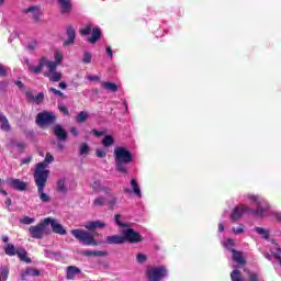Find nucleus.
<instances>
[{"instance_id":"nucleus-27","label":"nucleus","mask_w":281,"mask_h":281,"mask_svg":"<svg viewBox=\"0 0 281 281\" xmlns=\"http://www.w3.org/2000/svg\"><path fill=\"white\" fill-rule=\"evenodd\" d=\"M86 120H89V113L85 111L79 112L78 115L76 116V122L78 124L85 123Z\"/></svg>"},{"instance_id":"nucleus-47","label":"nucleus","mask_w":281,"mask_h":281,"mask_svg":"<svg viewBox=\"0 0 281 281\" xmlns=\"http://www.w3.org/2000/svg\"><path fill=\"white\" fill-rule=\"evenodd\" d=\"M234 234H243L245 232V225L240 224L239 227H233Z\"/></svg>"},{"instance_id":"nucleus-4","label":"nucleus","mask_w":281,"mask_h":281,"mask_svg":"<svg viewBox=\"0 0 281 281\" xmlns=\"http://www.w3.org/2000/svg\"><path fill=\"white\" fill-rule=\"evenodd\" d=\"M114 164L117 172L122 175L128 173V165L133 164V153L126 149V147L114 148Z\"/></svg>"},{"instance_id":"nucleus-38","label":"nucleus","mask_w":281,"mask_h":281,"mask_svg":"<svg viewBox=\"0 0 281 281\" xmlns=\"http://www.w3.org/2000/svg\"><path fill=\"white\" fill-rule=\"evenodd\" d=\"M48 91L50 92V93H54V95H57L58 98H67L66 95H65V93H63V91H60V90H58V89H56V88H49L48 89Z\"/></svg>"},{"instance_id":"nucleus-45","label":"nucleus","mask_w":281,"mask_h":281,"mask_svg":"<svg viewBox=\"0 0 281 281\" xmlns=\"http://www.w3.org/2000/svg\"><path fill=\"white\" fill-rule=\"evenodd\" d=\"M58 109H59L60 113H64L65 115H69V109H67V105L59 104Z\"/></svg>"},{"instance_id":"nucleus-32","label":"nucleus","mask_w":281,"mask_h":281,"mask_svg":"<svg viewBox=\"0 0 281 281\" xmlns=\"http://www.w3.org/2000/svg\"><path fill=\"white\" fill-rule=\"evenodd\" d=\"M25 276H32L33 278H36L41 276V271L36 268H26Z\"/></svg>"},{"instance_id":"nucleus-33","label":"nucleus","mask_w":281,"mask_h":281,"mask_svg":"<svg viewBox=\"0 0 281 281\" xmlns=\"http://www.w3.org/2000/svg\"><path fill=\"white\" fill-rule=\"evenodd\" d=\"M57 192H61V194H65L67 192V187H65V179H60L57 181Z\"/></svg>"},{"instance_id":"nucleus-56","label":"nucleus","mask_w":281,"mask_h":281,"mask_svg":"<svg viewBox=\"0 0 281 281\" xmlns=\"http://www.w3.org/2000/svg\"><path fill=\"white\" fill-rule=\"evenodd\" d=\"M30 12L34 14V12H36V7H29L26 10H24L25 14H30Z\"/></svg>"},{"instance_id":"nucleus-18","label":"nucleus","mask_w":281,"mask_h":281,"mask_svg":"<svg viewBox=\"0 0 281 281\" xmlns=\"http://www.w3.org/2000/svg\"><path fill=\"white\" fill-rule=\"evenodd\" d=\"M16 256L22 262H26V265L32 263V258L27 257V250L25 248L19 247Z\"/></svg>"},{"instance_id":"nucleus-55","label":"nucleus","mask_w":281,"mask_h":281,"mask_svg":"<svg viewBox=\"0 0 281 281\" xmlns=\"http://www.w3.org/2000/svg\"><path fill=\"white\" fill-rule=\"evenodd\" d=\"M31 162H32V156H29V157L21 160L22 165H27V164H31Z\"/></svg>"},{"instance_id":"nucleus-11","label":"nucleus","mask_w":281,"mask_h":281,"mask_svg":"<svg viewBox=\"0 0 281 281\" xmlns=\"http://www.w3.org/2000/svg\"><path fill=\"white\" fill-rule=\"evenodd\" d=\"M7 183L13 190H18V192H25V190H27V183L23 182L21 179L10 178Z\"/></svg>"},{"instance_id":"nucleus-22","label":"nucleus","mask_w":281,"mask_h":281,"mask_svg":"<svg viewBox=\"0 0 281 281\" xmlns=\"http://www.w3.org/2000/svg\"><path fill=\"white\" fill-rule=\"evenodd\" d=\"M44 76L48 78L50 82H60V80H63V74L57 71L44 74Z\"/></svg>"},{"instance_id":"nucleus-59","label":"nucleus","mask_w":281,"mask_h":281,"mask_svg":"<svg viewBox=\"0 0 281 281\" xmlns=\"http://www.w3.org/2000/svg\"><path fill=\"white\" fill-rule=\"evenodd\" d=\"M105 52H106V54L110 56V58H113V49L111 48V46H108V47L105 48Z\"/></svg>"},{"instance_id":"nucleus-29","label":"nucleus","mask_w":281,"mask_h":281,"mask_svg":"<svg viewBox=\"0 0 281 281\" xmlns=\"http://www.w3.org/2000/svg\"><path fill=\"white\" fill-rule=\"evenodd\" d=\"M8 276H10V268H8L7 266H2L0 268V281L1 278L3 281L8 280Z\"/></svg>"},{"instance_id":"nucleus-26","label":"nucleus","mask_w":281,"mask_h":281,"mask_svg":"<svg viewBox=\"0 0 281 281\" xmlns=\"http://www.w3.org/2000/svg\"><path fill=\"white\" fill-rule=\"evenodd\" d=\"M4 254L7 256H16L18 248H15L12 244H8L7 247L4 248Z\"/></svg>"},{"instance_id":"nucleus-58","label":"nucleus","mask_w":281,"mask_h":281,"mask_svg":"<svg viewBox=\"0 0 281 281\" xmlns=\"http://www.w3.org/2000/svg\"><path fill=\"white\" fill-rule=\"evenodd\" d=\"M27 49H30V52H34L36 49V42L29 44Z\"/></svg>"},{"instance_id":"nucleus-54","label":"nucleus","mask_w":281,"mask_h":281,"mask_svg":"<svg viewBox=\"0 0 281 281\" xmlns=\"http://www.w3.org/2000/svg\"><path fill=\"white\" fill-rule=\"evenodd\" d=\"M88 80L90 82H100V78L98 76H89Z\"/></svg>"},{"instance_id":"nucleus-28","label":"nucleus","mask_w":281,"mask_h":281,"mask_svg":"<svg viewBox=\"0 0 281 281\" xmlns=\"http://www.w3.org/2000/svg\"><path fill=\"white\" fill-rule=\"evenodd\" d=\"M231 280L232 281H243V273H240V270L235 269L231 273Z\"/></svg>"},{"instance_id":"nucleus-5","label":"nucleus","mask_w":281,"mask_h":281,"mask_svg":"<svg viewBox=\"0 0 281 281\" xmlns=\"http://www.w3.org/2000/svg\"><path fill=\"white\" fill-rule=\"evenodd\" d=\"M26 67L31 74L38 75L43 71V67H47L48 71L46 74H53L58 67V63L47 59V57H42L37 66L30 64V60L26 61Z\"/></svg>"},{"instance_id":"nucleus-42","label":"nucleus","mask_w":281,"mask_h":281,"mask_svg":"<svg viewBox=\"0 0 281 281\" xmlns=\"http://www.w3.org/2000/svg\"><path fill=\"white\" fill-rule=\"evenodd\" d=\"M110 210H115V205H117V198L112 195V199L108 202Z\"/></svg>"},{"instance_id":"nucleus-14","label":"nucleus","mask_w":281,"mask_h":281,"mask_svg":"<svg viewBox=\"0 0 281 281\" xmlns=\"http://www.w3.org/2000/svg\"><path fill=\"white\" fill-rule=\"evenodd\" d=\"M124 235H112L105 237V245H124Z\"/></svg>"},{"instance_id":"nucleus-25","label":"nucleus","mask_w":281,"mask_h":281,"mask_svg":"<svg viewBox=\"0 0 281 281\" xmlns=\"http://www.w3.org/2000/svg\"><path fill=\"white\" fill-rule=\"evenodd\" d=\"M115 144V138H113L112 135H105L102 139V145L104 148H110V146H113Z\"/></svg>"},{"instance_id":"nucleus-6","label":"nucleus","mask_w":281,"mask_h":281,"mask_svg":"<svg viewBox=\"0 0 281 281\" xmlns=\"http://www.w3.org/2000/svg\"><path fill=\"white\" fill-rule=\"evenodd\" d=\"M145 273L148 281H162L168 276V269L166 266H149Z\"/></svg>"},{"instance_id":"nucleus-13","label":"nucleus","mask_w":281,"mask_h":281,"mask_svg":"<svg viewBox=\"0 0 281 281\" xmlns=\"http://www.w3.org/2000/svg\"><path fill=\"white\" fill-rule=\"evenodd\" d=\"M57 5L60 9V14H70L74 10L71 0H57Z\"/></svg>"},{"instance_id":"nucleus-1","label":"nucleus","mask_w":281,"mask_h":281,"mask_svg":"<svg viewBox=\"0 0 281 281\" xmlns=\"http://www.w3.org/2000/svg\"><path fill=\"white\" fill-rule=\"evenodd\" d=\"M248 199L257 205L256 210L249 209V206L240 204L238 206H235L231 214V221L233 223H236L243 218V215L245 214H255L259 218H262L265 216L266 212H269L270 205L267 200H265L260 195H248Z\"/></svg>"},{"instance_id":"nucleus-7","label":"nucleus","mask_w":281,"mask_h":281,"mask_svg":"<svg viewBox=\"0 0 281 281\" xmlns=\"http://www.w3.org/2000/svg\"><path fill=\"white\" fill-rule=\"evenodd\" d=\"M56 122V115L54 112L43 111L36 115L35 123L40 128H46Z\"/></svg>"},{"instance_id":"nucleus-48","label":"nucleus","mask_w":281,"mask_h":281,"mask_svg":"<svg viewBox=\"0 0 281 281\" xmlns=\"http://www.w3.org/2000/svg\"><path fill=\"white\" fill-rule=\"evenodd\" d=\"M102 192H104L105 194H108V196H113V190L109 187H102L101 188Z\"/></svg>"},{"instance_id":"nucleus-15","label":"nucleus","mask_w":281,"mask_h":281,"mask_svg":"<svg viewBox=\"0 0 281 281\" xmlns=\"http://www.w3.org/2000/svg\"><path fill=\"white\" fill-rule=\"evenodd\" d=\"M67 36L68 38L64 42L65 47H69V45H74V43H76V30L74 26L67 27Z\"/></svg>"},{"instance_id":"nucleus-12","label":"nucleus","mask_w":281,"mask_h":281,"mask_svg":"<svg viewBox=\"0 0 281 281\" xmlns=\"http://www.w3.org/2000/svg\"><path fill=\"white\" fill-rule=\"evenodd\" d=\"M53 134L57 137L58 142H66V139L69 137V134L60 124H56L53 127Z\"/></svg>"},{"instance_id":"nucleus-41","label":"nucleus","mask_w":281,"mask_h":281,"mask_svg":"<svg viewBox=\"0 0 281 281\" xmlns=\"http://www.w3.org/2000/svg\"><path fill=\"white\" fill-rule=\"evenodd\" d=\"M136 260H137V262H139V265H144V262H146V260H148V257H146V255H144V254H138L136 256Z\"/></svg>"},{"instance_id":"nucleus-20","label":"nucleus","mask_w":281,"mask_h":281,"mask_svg":"<svg viewBox=\"0 0 281 281\" xmlns=\"http://www.w3.org/2000/svg\"><path fill=\"white\" fill-rule=\"evenodd\" d=\"M78 273H81V270L78 267L69 266L67 268L66 278L67 280H74Z\"/></svg>"},{"instance_id":"nucleus-43","label":"nucleus","mask_w":281,"mask_h":281,"mask_svg":"<svg viewBox=\"0 0 281 281\" xmlns=\"http://www.w3.org/2000/svg\"><path fill=\"white\" fill-rule=\"evenodd\" d=\"M52 161H54V156L47 153L43 164H45V166L47 167V164H52ZM38 164H42V162H38Z\"/></svg>"},{"instance_id":"nucleus-62","label":"nucleus","mask_w":281,"mask_h":281,"mask_svg":"<svg viewBox=\"0 0 281 281\" xmlns=\"http://www.w3.org/2000/svg\"><path fill=\"white\" fill-rule=\"evenodd\" d=\"M15 85L19 87V89H25V85L22 83V81H16Z\"/></svg>"},{"instance_id":"nucleus-34","label":"nucleus","mask_w":281,"mask_h":281,"mask_svg":"<svg viewBox=\"0 0 281 281\" xmlns=\"http://www.w3.org/2000/svg\"><path fill=\"white\" fill-rule=\"evenodd\" d=\"M91 151V148H89V145L87 143H82L79 148V155H89Z\"/></svg>"},{"instance_id":"nucleus-63","label":"nucleus","mask_w":281,"mask_h":281,"mask_svg":"<svg viewBox=\"0 0 281 281\" xmlns=\"http://www.w3.org/2000/svg\"><path fill=\"white\" fill-rule=\"evenodd\" d=\"M59 89H67V83L65 81L59 82Z\"/></svg>"},{"instance_id":"nucleus-50","label":"nucleus","mask_w":281,"mask_h":281,"mask_svg":"<svg viewBox=\"0 0 281 281\" xmlns=\"http://www.w3.org/2000/svg\"><path fill=\"white\" fill-rule=\"evenodd\" d=\"M61 61L63 55L60 53H55V63H57V65H60Z\"/></svg>"},{"instance_id":"nucleus-30","label":"nucleus","mask_w":281,"mask_h":281,"mask_svg":"<svg viewBox=\"0 0 281 281\" xmlns=\"http://www.w3.org/2000/svg\"><path fill=\"white\" fill-rule=\"evenodd\" d=\"M274 247H276V252L272 251V256H273V258H276V260H278V262L281 267V248H280V245L274 244Z\"/></svg>"},{"instance_id":"nucleus-57","label":"nucleus","mask_w":281,"mask_h":281,"mask_svg":"<svg viewBox=\"0 0 281 281\" xmlns=\"http://www.w3.org/2000/svg\"><path fill=\"white\" fill-rule=\"evenodd\" d=\"M91 133H93L95 137H102V135H104V132H100L98 130H92Z\"/></svg>"},{"instance_id":"nucleus-2","label":"nucleus","mask_w":281,"mask_h":281,"mask_svg":"<svg viewBox=\"0 0 281 281\" xmlns=\"http://www.w3.org/2000/svg\"><path fill=\"white\" fill-rule=\"evenodd\" d=\"M86 229H72L70 234L79 240V243H82L86 245V247H98L100 243L95 240V229L98 227L104 228L106 227V224L101 221H94V222H87L85 225Z\"/></svg>"},{"instance_id":"nucleus-44","label":"nucleus","mask_w":281,"mask_h":281,"mask_svg":"<svg viewBox=\"0 0 281 281\" xmlns=\"http://www.w3.org/2000/svg\"><path fill=\"white\" fill-rule=\"evenodd\" d=\"M92 256L94 257L109 256V252L102 251V250H92Z\"/></svg>"},{"instance_id":"nucleus-16","label":"nucleus","mask_w":281,"mask_h":281,"mask_svg":"<svg viewBox=\"0 0 281 281\" xmlns=\"http://www.w3.org/2000/svg\"><path fill=\"white\" fill-rule=\"evenodd\" d=\"M29 102H35V104H41L43 100H45V93L40 92L37 95L34 97V93L32 91H26L25 93Z\"/></svg>"},{"instance_id":"nucleus-24","label":"nucleus","mask_w":281,"mask_h":281,"mask_svg":"<svg viewBox=\"0 0 281 281\" xmlns=\"http://www.w3.org/2000/svg\"><path fill=\"white\" fill-rule=\"evenodd\" d=\"M101 87L105 89V91H111L112 93L117 92V85L109 81H103L101 83Z\"/></svg>"},{"instance_id":"nucleus-51","label":"nucleus","mask_w":281,"mask_h":281,"mask_svg":"<svg viewBox=\"0 0 281 281\" xmlns=\"http://www.w3.org/2000/svg\"><path fill=\"white\" fill-rule=\"evenodd\" d=\"M97 157H99L100 159L106 157V151L102 149H97Z\"/></svg>"},{"instance_id":"nucleus-23","label":"nucleus","mask_w":281,"mask_h":281,"mask_svg":"<svg viewBox=\"0 0 281 281\" xmlns=\"http://www.w3.org/2000/svg\"><path fill=\"white\" fill-rule=\"evenodd\" d=\"M131 187L136 196H142V189H139V182H137V178H133L131 180Z\"/></svg>"},{"instance_id":"nucleus-19","label":"nucleus","mask_w":281,"mask_h":281,"mask_svg":"<svg viewBox=\"0 0 281 281\" xmlns=\"http://www.w3.org/2000/svg\"><path fill=\"white\" fill-rule=\"evenodd\" d=\"M0 128L1 131H4L5 133H10L11 131V126H10V122L8 121V116L4 115L2 112H0Z\"/></svg>"},{"instance_id":"nucleus-3","label":"nucleus","mask_w":281,"mask_h":281,"mask_svg":"<svg viewBox=\"0 0 281 281\" xmlns=\"http://www.w3.org/2000/svg\"><path fill=\"white\" fill-rule=\"evenodd\" d=\"M46 168H47V165L43 162L37 164L33 175L35 184L37 187V194L42 203H49V201H52V198L49 196V194L45 193L47 179H49V170H47Z\"/></svg>"},{"instance_id":"nucleus-61","label":"nucleus","mask_w":281,"mask_h":281,"mask_svg":"<svg viewBox=\"0 0 281 281\" xmlns=\"http://www.w3.org/2000/svg\"><path fill=\"white\" fill-rule=\"evenodd\" d=\"M81 254H82V256H87V257L93 256V250H85Z\"/></svg>"},{"instance_id":"nucleus-36","label":"nucleus","mask_w":281,"mask_h":281,"mask_svg":"<svg viewBox=\"0 0 281 281\" xmlns=\"http://www.w3.org/2000/svg\"><path fill=\"white\" fill-rule=\"evenodd\" d=\"M91 58H92L91 53L85 50V52H83V57H82V63H83V65H89V64H91Z\"/></svg>"},{"instance_id":"nucleus-60","label":"nucleus","mask_w":281,"mask_h":281,"mask_svg":"<svg viewBox=\"0 0 281 281\" xmlns=\"http://www.w3.org/2000/svg\"><path fill=\"white\" fill-rule=\"evenodd\" d=\"M70 133H71V135H74L75 137H78V128H76V127H70Z\"/></svg>"},{"instance_id":"nucleus-53","label":"nucleus","mask_w":281,"mask_h":281,"mask_svg":"<svg viewBox=\"0 0 281 281\" xmlns=\"http://www.w3.org/2000/svg\"><path fill=\"white\" fill-rule=\"evenodd\" d=\"M249 281H260V278L256 273H250Z\"/></svg>"},{"instance_id":"nucleus-21","label":"nucleus","mask_w":281,"mask_h":281,"mask_svg":"<svg viewBox=\"0 0 281 281\" xmlns=\"http://www.w3.org/2000/svg\"><path fill=\"white\" fill-rule=\"evenodd\" d=\"M100 38H102V32L98 27H95L92 30V36L88 38V43L95 45V43H98Z\"/></svg>"},{"instance_id":"nucleus-46","label":"nucleus","mask_w":281,"mask_h":281,"mask_svg":"<svg viewBox=\"0 0 281 281\" xmlns=\"http://www.w3.org/2000/svg\"><path fill=\"white\" fill-rule=\"evenodd\" d=\"M8 76V69H5V66L0 64V78H5Z\"/></svg>"},{"instance_id":"nucleus-40","label":"nucleus","mask_w":281,"mask_h":281,"mask_svg":"<svg viewBox=\"0 0 281 281\" xmlns=\"http://www.w3.org/2000/svg\"><path fill=\"white\" fill-rule=\"evenodd\" d=\"M34 218L30 216H24L22 220H20V223H23V225H32L34 223Z\"/></svg>"},{"instance_id":"nucleus-64","label":"nucleus","mask_w":281,"mask_h":281,"mask_svg":"<svg viewBox=\"0 0 281 281\" xmlns=\"http://www.w3.org/2000/svg\"><path fill=\"white\" fill-rule=\"evenodd\" d=\"M276 218H277V221H278L279 223H281V213H277V214H276Z\"/></svg>"},{"instance_id":"nucleus-35","label":"nucleus","mask_w":281,"mask_h":281,"mask_svg":"<svg viewBox=\"0 0 281 281\" xmlns=\"http://www.w3.org/2000/svg\"><path fill=\"white\" fill-rule=\"evenodd\" d=\"M120 218H122V215L116 214L115 215V223L119 225V227H123V228L131 227V224L124 223V222L120 221Z\"/></svg>"},{"instance_id":"nucleus-49","label":"nucleus","mask_w":281,"mask_h":281,"mask_svg":"<svg viewBox=\"0 0 281 281\" xmlns=\"http://www.w3.org/2000/svg\"><path fill=\"white\" fill-rule=\"evenodd\" d=\"M32 19L33 21H35V23H38V21H41V12L38 11L33 12Z\"/></svg>"},{"instance_id":"nucleus-37","label":"nucleus","mask_w":281,"mask_h":281,"mask_svg":"<svg viewBox=\"0 0 281 281\" xmlns=\"http://www.w3.org/2000/svg\"><path fill=\"white\" fill-rule=\"evenodd\" d=\"M91 30H93V26L91 24H88L85 29L80 30L81 36H87L91 34Z\"/></svg>"},{"instance_id":"nucleus-8","label":"nucleus","mask_w":281,"mask_h":281,"mask_svg":"<svg viewBox=\"0 0 281 281\" xmlns=\"http://www.w3.org/2000/svg\"><path fill=\"white\" fill-rule=\"evenodd\" d=\"M29 233L31 238L41 239L44 236H48L49 229L47 228L46 218H44L42 222H40L35 226H30Z\"/></svg>"},{"instance_id":"nucleus-17","label":"nucleus","mask_w":281,"mask_h":281,"mask_svg":"<svg viewBox=\"0 0 281 281\" xmlns=\"http://www.w3.org/2000/svg\"><path fill=\"white\" fill-rule=\"evenodd\" d=\"M233 254V260L234 262H237V265H240L241 267H245L247 265V260L243 256V252L236 250V249H231Z\"/></svg>"},{"instance_id":"nucleus-10","label":"nucleus","mask_w":281,"mask_h":281,"mask_svg":"<svg viewBox=\"0 0 281 281\" xmlns=\"http://www.w3.org/2000/svg\"><path fill=\"white\" fill-rule=\"evenodd\" d=\"M46 225L47 227H52V231L54 232V234H59V236H65L67 234V229H65V227H63V224L57 223L56 218L54 217H46Z\"/></svg>"},{"instance_id":"nucleus-52","label":"nucleus","mask_w":281,"mask_h":281,"mask_svg":"<svg viewBox=\"0 0 281 281\" xmlns=\"http://www.w3.org/2000/svg\"><path fill=\"white\" fill-rule=\"evenodd\" d=\"M15 146L19 153H23V150H25V143H18Z\"/></svg>"},{"instance_id":"nucleus-31","label":"nucleus","mask_w":281,"mask_h":281,"mask_svg":"<svg viewBox=\"0 0 281 281\" xmlns=\"http://www.w3.org/2000/svg\"><path fill=\"white\" fill-rule=\"evenodd\" d=\"M255 232H257V234H259V236H262V238H265V240H268L269 238V231L262 228V227H255Z\"/></svg>"},{"instance_id":"nucleus-9","label":"nucleus","mask_w":281,"mask_h":281,"mask_svg":"<svg viewBox=\"0 0 281 281\" xmlns=\"http://www.w3.org/2000/svg\"><path fill=\"white\" fill-rule=\"evenodd\" d=\"M122 235L125 244L130 243V245H137L138 243H144V237L142 236V234L131 228V226L125 227V229L122 231Z\"/></svg>"},{"instance_id":"nucleus-39","label":"nucleus","mask_w":281,"mask_h":281,"mask_svg":"<svg viewBox=\"0 0 281 281\" xmlns=\"http://www.w3.org/2000/svg\"><path fill=\"white\" fill-rule=\"evenodd\" d=\"M93 205H94V207H102V205H104V198L99 196V198L94 199Z\"/></svg>"}]
</instances>
